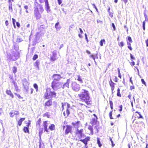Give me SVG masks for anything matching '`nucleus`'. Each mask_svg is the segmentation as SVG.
I'll return each mask as SVG.
<instances>
[{"label": "nucleus", "instance_id": "obj_1", "mask_svg": "<svg viewBox=\"0 0 148 148\" xmlns=\"http://www.w3.org/2000/svg\"><path fill=\"white\" fill-rule=\"evenodd\" d=\"M78 96L81 101L84 102L88 105H91V100L90 99L89 92L88 90L85 89H82Z\"/></svg>", "mask_w": 148, "mask_h": 148}, {"label": "nucleus", "instance_id": "obj_2", "mask_svg": "<svg viewBox=\"0 0 148 148\" xmlns=\"http://www.w3.org/2000/svg\"><path fill=\"white\" fill-rule=\"evenodd\" d=\"M34 17L36 20L39 19L41 18L40 13H42L44 10L42 5L35 2L34 3Z\"/></svg>", "mask_w": 148, "mask_h": 148}, {"label": "nucleus", "instance_id": "obj_3", "mask_svg": "<svg viewBox=\"0 0 148 148\" xmlns=\"http://www.w3.org/2000/svg\"><path fill=\"white\" fill-rule=\"evenodd\" d=\"M56 93L54 91H52L50 88L46 89V92L44 94V98L45 99H49L53 97H56Z\"/></svg>", "mask_w": 148, "mask_h": 148}, {"label": "nucleus", "instance_id": "obj_4", "mask_svg": "<svg viewBox=\"0 0 148 148\" xmlns=\"http://www.w3.org/2000/svg\"><path fill=\"white\" fill-rule=\"evenodd\" d=\"M62 86V84L59 82L53 81L51 84V87L54 90L60 89Z\"/></svg>", "mask_w": 148, "mask_h": 148}, {"label": "nucleus", "instance_id": "obj_5", "mask_svg": "<svg viewBox=\"0 0 148 148\" xmlns=\"http://www.w3.org/2000/svg\"><path fill=\"white\" fill-rule=\"evenodd\" d=\"M71 87L74 91L76 92L78 91L80 88L79 85L75 82H72L71 84Z\"/></svg>", "mask_w": 148, "mask_h": 148}, {"label": "nucleus", "instance_id": "obj_6", "mask_svg": "<svg viewBox=\"0 0 148 148\" xmlns=\"http://www.w3.org/2000/svg\"><path fill=\"white\" fill-rule=\"evenodd\" d=\"M19 57V53L17 52H13L12 55L9 58V59L12 61L16 60Z\"/></svg>", "mask_w": 148, "mask_h": 148}, {"label": "nucleus", "instance_id": "obj_7", "mask_svg": "<svg viewBox=\"0 0 148 148\" xmlns=\"http://www.w3.org/2000/svg\"><path fill=\"white\" fill-rule=\"evenodd\" d=\"M90 140V136H88L86 137L84 139H81L80 140H79L84 144L85 146L84 148H88V147L87 146L88 144V142Z\"/></svg>", "mask_w": 148, "mask_h": 148}, {"label": "nucleus", "instance_id": "obj_8", "mask_svg": "<svg viewBox=\"0 0 148 148\" xmlns=\"http://www.w3.org/2000/svg\"><path fill=\"white\" fill-rule=\"evenodd\" d=\"M133 117L135 118L143 119V117L141 114L140 112L137 111H135L134 113H133L132 117Z\"/></svg>", "mask_w": 148, "mask_h": 148}, {"label": "nucleus", "instance_id": "obj_9", "mask_svg": "<svg viewBox=\"0 0 148 148\" xmlns=\"http://www.w3.org/2000/svg\"><path fill=\"white\" fill-rule=\"evenodd\" d=\"M109 84L111 88L112 94L114 93L115 83L112 81L111 78L109 81Z\"/></svg>", "mask_w": 148, "mask_h": 148}, {"label": "nucleus", "instance_id": "obj_10", "mask_svg": "<svg viewBox=\"0 0 148 148\" xmlns=\"http://www.w3.org/2000/svg\"><path fill=\"white\" fill-rule=\"evenodd\" d=\"M67 108L66 111H64L63 112V114L64 116L67 117L69 116L70 114V111L69 108L70 107V105L68 103H66Z\"/></svg>", "mask_w": 148, "mask_h": 148}, {"label": "nucleus", "instance_id": "obj_11", "mask_svg": "<svg viewBox=\"0 0 148 148\" xmlns=\"http://www.w3.org/2000/svg\"><path fill=\"white\" fill-rule=\"evenodd\" d=\"M52 78L53 79V81L55 82H59L61 78V75L59 74H54L52 76Z\"/></svg>", "mask_w": 148, "mask_h": 148}, {"label": "nucleus", "instance_id": "obj_12", "mask_svg": "<svg viewBox=\"0 0 148 148\" xmlns=\"http://www.w3.org/2000/svg\"><path fill=\"white\" fill-rule=\"evenodd\" d=\"M53 105L52 101L51 99H49L46 101L44 104V108L46 109L47 107H49Z\"/></svg>", "mask_w": 148, "mask_h": 148}, {"label": "nucleus", "instance_id": "obj_13", "mask_svg": "<svg viewBox=\"0 0 148 148\" xmlns=\"http://www.w3.org/2000/svg\"><path fill=\"white\" fill-rule=\"evenodd\" d=\"M66 127L65 131V134L67 135L69 133L71 134L72 132V127L69 125H66Z\"/></svg>", "mask_w": 148, "mask_h": 148}, {"label": "nucleus", "instance_id": "obj_14", "mask_svg": "<svg viewBox=\"0 0 148 148\" xmlns=\"http://www.w3.org/2000/svg\"><path fill=\"white\" fill-rule=\"evenodd\" d=\"M93 115L95 117V118H92L91 121V123L92 125H95L97 124L98 118L95 114H93Z\"/></svg>", "mask_w": 148, "mask_h": 148}, {"label": "nucleus", "instance_id": "obj_15", "mask_svg": "<svg viewBox=\"0 0 148 148\" xmlns=\"http://www.w3.org/2000/svg\"><path fill=\"white\" fill-rule=\"evenodd\" d=\"M133 125L135 127H139L140 122L137 119H134L132 122Z\"/></svg>", "mask_w": 148, "mask_h": 148}, {"label": "nucleus", "instance_id": "obj_16", "mask_svg": "<svg viewBox=\"0 0 148 148\" xmlns=\"http://www.w3.org/2000/svg\"><path fill=\"white\" fill-rule=\"evenodd\" d=\"M83 129H81L80 130H76L75 134L76 135L79 134L80 135V137L79 138H81L82 136V133L83 132Z\"/></svg>", "mask_w": 148, "mask_h": 148}, {"label": "nucleus", "instance_id": "obj_17", "mask_svg": "<svg viewBox=\"0 0 148 148\" xmlns=\"http://www.w3.org/2000/svg\"><path fill=\"white\" fill-rule=\"evenodd\" d=\"M57 54L56 53H53L52 55L51 56L50 58V60L51 61H54L56 60L57 58H56V56Z\"/></svg>", "mask_w": 148, "mask_h": 148}, {"label": "nucleus", "instance_id": "obj_18", "mask_svg": "<svg viewBox=\"0 0 148 148\" xmlns=\"http://www.w3.org/2000/svg\"><path fill=\"white\" fill-rule=\"evenodd\" d=\"M10 117H13L15 115H16L18 114V112L17 111H12V112H10Z\"/></svg>", "mask_w": 148, "mask_h": 148}, {"label": "nucleus", "instance_id": "obj_19", "mask_svg": "<svg viewBox=\"0 0 148 148\" xmlns=\"http://www.w3.org/2000/svg\"><path fill=\"white\" fill-rule=\"evenodd\" d=\"M47 121H45L43 122V125L45 129V131L47 132H49L47 129Z\"/></svg>", "mask_w": 148, "mask_h": 148}, {"label": "nucleus", "instance_id": "obj_20", "mask_svg": "<svg viewBox=\"0 0 148 148\" xmlns=\"http://www.w3.org/2000/svg\"><path fill=\"white\" fill-rule=\"evenodd\" d=\"M6 92L8 95H9L12 98H14V96L10 90H6Z\"/></svg>", "mask_w": 148, "mask_h": 148}, {"label": "nucleus", "instance_id": "obj_21", "mask_svg": "<svg viewBox=\"0 0 148 148\" xmlns=\"http://www.w3.org/2000/svg\"><path fill=\"white\" fill-rule=\"evenodd\" d=\"M12 83L14 85L16 91H19L20 89L18 88L16 83L14 81H13Z\"/></svg>", "mask_w": 148, "mask_h": 148}, {"label": "nucleus", "instance_id": "obj_22", "mask_svg": "<svg viewBox=\"0 0 148 148\" xmlns=\"http://www.w3.org/2000/svg\"><path fill=\"white\" fill-rule=\"evenodd\" d=\"M25 118H20L17 122V124L19 126L21 125L22 122L25 120Z\"/></svg>", "mask_w": 148, "mask_h": 148}, {"label": "nucleus", "instance_id": "obj_23", "mask_svg": "<svg viewBox=\"0 0 148 148\" xmlns=\"http://www.w3.org/2000/svg\"><path fill=\"white\" fill-rule=\"evenodd\" d=\"M80 121H78L75 122H72V124L74 127H78L80 124Z\"/></svg>", "mask_w": 148, "mask_h": 148}, {"label": "nucleus", "instance_id": "obj_24", "mask_svg": "<svg viewBox=\"0 0 148 148\" xmlns=\"http://www.w3.org/2000/svg\"><path fill=\"white\" fill-rule=\"evenodd\" d=\"M45 6H46L47 10L48 11L50 8V7L49 6V4L48 0H45Z\"/></svg>", "mask_w": 148, "mask_h": 148}, {"label": "nucleus", "instance_id": "obj_25", "mask_svg": "<svg viewBox=\"0 0 148 148\" xmlns=\"http://www.w3.org/2000/svg\"><path fill=\"white\" fill-rule=\"evenodd\" d=\"M90 57L92 58L94 60V62H95V58L97 59L98 58L97 57V54H96L95 55H91L90 56Z\"/></svg>", "mask_w": 148, "mask_h": 148}, {"label": "nucleus", "instance_id": "obj_26", "mask_svg": "<svg viewBox=\"0 0 148 148\" xmlns=\"http://www.w3.org/2000/svg\"><path fill=\"white\" fill-rule=\"evenodd\" d=\"M49 129L51 131H53L55 130V126L54 124H51L49 126Z\"/></svg>", "mask_w": 148, "mask_h": 148}, {"label": "nucleus", "instance_id": "obj_27", "mask_svg": "<svg viewBox=\"0 0 148 148\" xmlns=\"http://www.w3.org/2000/svg\"><path fill=\"white\" fill-rule=\"evenodd\" d=\"M88 129L90 131V134L92 135L93 134V130L92 126L89 125L88 127Z\"/></svg>", "mask_w": 148, "mask_h": 148}, {"label": "nucleus", "instance_id": "obj_28", "mask_svg": "<svg viewBox=\"0 0 148 148\" xmlns=\"http://www.w3.org/2000/svg\"><path fill=\"white\" fill-rule=\"evenodd\" d=\"M68 80H68V81L63 85L62 87L63 88L66 87L67 88L69 87V83L68 81Z\"/></svg>", "mask_w": 148, "mask_h": 148}, {"label": "nucleus", "instance_id": "obj_29", "mask_svg": "<svg viewBox=\"0 0 148 148\" xmlns=\"http://www.w3.org/2000/svg\"><path fill=\"white\" fill-rule=\"evenodd\" d=\"M23 130L24 132L29 133V127H24L23 128Z\"/></svg>", "mask_w": 148, "mask_h": 148}, {"label": "nucleus", "instance_id": "obj_30", "mask_svg": "<svg viewBox=\"0 0 148 148\" xmlns=\"http://www.w3.org/2000/svg\"><path fill=\"white\" fill-rule=\"evenodd\" d=\"M39 61L38 60H37L34 63V66L37 68L38 69L39 68Z\"/></svg>", "mask_w": 148, "mask_h": 148}, {"label": "nucleus", "instance_id": "obj_31", "mask_svg": "<svg viewBox=\"0 0 148 148\" xmlns=\"http://www.w3.org/2000/svg\"><path fill=\"white\" fill-rule=\"evenodd\" d=\"M116 95L119 97H121V95L120 93V89L119 88H118L117 89Z\"/></svg>", "mask_w": 148, "mask_h": 148}, {"label": "nucleus", "instance_id": "obj_32", "mask_svg": "<svg viewBox=\"0 0 148 148\" xmlns=\"http://www.w3.org/2000/svg\"><path fill=\"white\" fill-rule=\"evenodd\" d=\"M97 143L99 147H101L102 146V144L101 143L100 139L99 138H97Z\"/></svg>", "mask_w": 148, "mask_h": 148}, {"label": "nucleus", "instance_id": "obj_33", "mask_svg": "<svg viewBox=\"0 0 148 148\" xmlns=\"http://www.w3.org/2000/svg\"><path fill=\"white\" fill-rule=\"evenodd\" d=\"M41 122V119L40 118L37 121L36 123V125L38 126H40Z\"/></svg>", "mask_w": 148, "mask_h": 148}, {"label": "nucleus", "instance_id": "obj_34", "mask_svg": "<svg viewBox=\"0 0 148 148\" xmlns=\"http://www.w3.org/2000/svg\"><path fill=\"white\" fill-rule=\"evenodd\" d=\"M77 80L80 83H82L83 82V80L79 75H78L77 76Z\"/></svg>", "mask_w": 148, "mask_h": 148}, {"label": "nucleus", "instance_id": "obj_35", "mask_svg": "<svg viewBox=\"0 0 148 148\" xmlns=\"http://www.w3.org/2000/svg\"><path fill=\"white\" fill-rule=\"evenodd\" d=\"M43 133V128H40L39 130V136L40 138H41V135Z\"/></svg>", "mask_w": 148, "mask_h": 148}, {"label": "nucleus", "instance_id": "obj_36", "mask_svg": "<svg viewBox=\"0 0 148 148\" xmlns=\"http://www.w3.org/2000/svg\"><path fill=\"white\" fill-rule=\"evenodd\" d=\"M105 39H101L100 41V45L101 46L103 45V43L105 44Z\"/></svg>", "mask_w": 148, "mask_h": 148}, {"label": "nucleus", "instance_id": "obj_37", "mask_svg": "<svg viewBox=\"0 0 148 148\" xmlns=\"http://www.w3.org/2000/svg\"><path fill=\"white\" fill-rule=\"evenodd\" d=\"M33 86L34 88L36 89V90L37 92L38 90V86L36 84H34L33 85Z\"/></svg>", "mask_w": 148, "mask_h": 148}, {"label": "nucleus", "instance_id": "obj_38", "mask_svg": "<svg viewBox=\"0 0 148 148\" xmlns=\"http://www.w3.org/2000/svg\"><path fill=\"white\" fill-rule=\"evenodd\" d=\"M43 116L44 117H47L49 118V117L50 115L49 114L48 112H46V113L44 114L43 115Z\"/></svg>", "mask_w": 148, "mask_h": 148}, {"label": "nucleus", "instance_id": "obj_39", "mask_svg": "<svg viewBox=\"0 0 148 148\" xmlns=\"http://www.w3.org/2000/svg\"><path fill=\"white\" fill-rule=\"evenodd\" d=\"M127 44L128 45V46H127L128 48L130 50L132 51V48L131 46V44L130 43L128 42H127Z\"/></svg>", "mask_w": 148, "mask_h": 148}, {"label": "nucleus", "instance_id": "obj_40", "mask_svg": "<svg viewBox=\"0 0 148 148\" xmlns=\"http://www.w3.org/2000/svg\"><path fill=\"white\" fill-rule=\"evenodd\" d=\"M112 111H110L109 113V115L110 117V119H114L112 117Z\"/></svg>", "mask_w": 148, "mask_h": 148}, {"label": "nucleus", "instance_id": "obj_41", "mask_svg": "<svg viewBox=\"0 0 148 148\" xmlns=\"http://www.w3.org/2000/svg\"><path fill=\"white\" fill-rule=\"evenodd\" d=\"M109 103L110 106V108L112 110L113 109V103L112 101H110Z\"/></svg>", "mask_w": 148, "mask_h": 148}, {"label": "nucleus", "instance_id": "obj_42", "mask_svg": "<svg viewBox=\"0 0 148 148\" xmlns=\"http://www.w3.org/2000/svg\"><path fill=\"white\" fill-rule=\"evenodd\" d=\"M17 68L16 66H14L13 68V72L15 74L17 72Z\"/></svg>", "mask_w": 148, "mask_h": 148}, {"label": "nucleus", "instance_id": "obj_43", "mask_svg": "<svg viewBox=\"0 0 148 148\" xmlns=\"http://www.w3.org/2000/svg\"><path fill=\"white\" fill-rule=\"evenodd\" d=\"M38 55L37 54H35L33 58H32V59L34 60H36L38 58Z\"/></svg>", "mask_w": 148, "mask_h": 148}, {"label": "nucleus", "instance_id": "obj_44", "mask_svg": "<svg viewBox=\"0 0 148 148\" xmlns=\"http://www.w3.org/2000/svg\"><path fill=\"white\" fill-rule=\"evenodd\" d=\"M123 106L122 105H121L119 106V111L120 112H121L122 111Z\"/></svg>", "mask_w": 148, "mask_h": 148}, {"label": "nucleus", "instance_id": "obj_45", "mask_svg": "<svg viewBox=\"0 0 148 148\" xmlns=\"http://www.w3.org/2000/svg\"><path fill=\"white\" fill-rule=\"evenodd\" d=\"M14 95L17 96L19 99H23V97H21L19 94H18L16 93H14Z\"/></svg>", "mask_w": 148, "mask_h": 148}, {"label": "nucleus", "instance_id": "obj_46", "mask_svg": "<svg viewBox=\"0 0 148 148\" xmlns=\"http://www.w3.org/2000/svg\"><path fill=\"white\" fill-rule=\"evenodd\" d=\"M124 45L123 42H121L119 43V46L121 47H122L124 46Z\"/></svg>", "mask_w": 148, "mask_h": 148}, {"label": "nucleus", "instance_id": "obj_47", "mask_svg": "<svg viewBox=\"0 0 148 148\" xmlns=\"http://www.w3.org/2000/svg\"><path fill=\"white\" fill-rule=\"evenodd\" d=\"M114 81L115 82H118V79L116 76H114Z\"/></svg>", "mask_w": 148, "mask_h": 148}, {"label": "nucleus", "instance_id": "obj_48", "mask_svg": "<svg viewBox=\"0 0 148 148\" xmlns=\"http://www.w3.org/2000/svg\"><path fill=\"white\" fill-rule=\"evenodd\" d=\"M141 80L142 83L143 84H144L145 86H146V84L144 79H141Z\"/></svg>", "mask_w": 148, "mask_h": 148}, {"label": "nucleus", "instance_id": "obj_49", "mask_svg": "<svg viewBox=\"0 0 148 148\" xmlns=\"http://www.w3.org/2000/svg\"><path fill=\"white\" fill-rule=\"evenodd\" d=\"M9 9L12 12V11L13 10L12 4L9 5Z\"/></svg>", "mask_w": 148, "mask_h": 148}, {"label": "nucleus", "instance_id": "obj_50", "mask_svg": "<svg viewBox=\"0 0 148 148\" xmlns=\"http://www.w3.org/2000/svg\"><path fill=\"white\" fill-rule=\"evenodd\" d=\"M128 40L130 42L132 43V39L130 37H128Z\"/></svg>", "mask_w": 148, "mask_h": 148}, {"label": "nucleus", "instance_id": "obj_51", "mask_svg": "<svg viewBox=\"0 0 148 148\" xmlns=\"http://www.w3.org/2000/svg\"><path fill=\"white\" fill-rule=\"evenodd\" d=\"M30 124H31V121L30 120H29L28 121V122L27 123L26 127H29V125H30Z\"/></svg>", "mask_w": 148, "mask_h": 148}, {"label": "nucleus", "instance_id": "obj_52", "mask_svg": "<svg viewBox=\"0 0 148 148\" xmlns=\"http://www.w3.org/2000/svg\"><path fill=\"white\" fill-rule=\"evenodd\" d=\"M130 55L132 61V60H134L135 59V58L133 56L131 53H130Z\"/></svg>", "mask_w": 148, "mask_h": 148}, {"label": "nucleus", "instance_id": "obj_53", "mask_svg": "<svg viewBox=\"0 0 148 148\" xmlns=\"http://www.w3.org/2000/svg\"><path fill=\"white\" fill-rule=\"evenodd\" d=\"M59 22H58L55 24V27L56 29L58 28V25H59Z\"/></svg>", "mask_w": 148, "mask_h": 148}, {"label": "nucleus", "instance_id": "obj_54", "mask_svg": "<svg viewBox=\"0 0 148 148\" xmlns=\"http://www.w3.org/2000/svg\"><path fill=\"white\" fill-rule=\"evenodd\" d=\"M62 110H63L64 109V106H65L66 104V103H64V104L63 103H62Z\"/></svg>", "mask_w": 148, "mask_h": 148}, {"label": "nucleus", "instance_id": "obj_55", "mask_svg": "<svg viewBox=\"0 0 148 148\" xmlns=\"http://www.w3.org/2000/svg\"><path fill=\"white\" fill-rule=\"evenodd\" d=\"M112 25L113 28L114 30H116V27L114 23H112Z\"/></svg>", "mask_w": 148, "mask_h": 148}, {"label": "nucleus", "instance_id": "obj_56", "mask_svg": "<svg viewBox=\"0 0 148 148\" xmlns=\"http://www.w3.org/2000/svg\"><path fill=\"white\" fill-rule=\"evenodd\" d=\"M132 61L130 62V64L132 66H134L135 65V62L134 61Z\"/></svg>", "mask_w": 148, "mask_h": 148}, {"label": "nucleus", "instance_id": "obj_57", "mask_svg": "<svg viewBox=\"0 0 148 148\" xmlns=\"http://www.w3.org/2000/svg\"><path fill=\"white\" fill-rule=\"evenodd\" d=\"M135 88V87H134V86H131L130 87V90H132L133 89H134Z\"/></svg>", "mask_w": 148, "mask_h": 148}, {"label": "nucleus", "instance_id": "obj_58", "mask_svg": "<svg viewBox=\"0 0 148 148\" xmlns=\"http://www.w3.org/2000/svg\"><path fill=\"white\" fill-rule=\"evenodd\" d=\"M85 36L86 40V41H87V42H88V39L87 38V35L86 34H85Z\"/></svg>", "mask_w": 148, "mask_h": 148}, {"label": "nucleus", "instance_id": "obj_59", "mask_svg": "<svg viewBox=\"0 0 148 148\" xmlns=\"http://www.w3.org/2000/svg\"><path fill=\"white\" fill-rule=\"evenodd\" d=\"M16 24L17 26L18 27H20V25L18 22H16Z\"/></svg>", "mask_w": 148, "mask_h": 148}, {"label": "nucleus", "instance_id": "obj_60", "mask_svg": "<svg viewBox=\"0 0 148 148\" xmlns=\"http://www.w3.org/2000/svg\"><path fill=\"white\" fill-rule=\"evenodd\" d=\"M58 3L59 5H60L62 3V0H58Z\"/></svg>", "mask_w": 148, "mask_h": 148}, {"label": "nucleus", "instance_id": "obj_61", "mask_svg": "<svg viewBox=\"0 0 148 148\" xmlns=\"http://www.w3.org/2000/svg\"><path fill=\"white\" fill-rule=\"evenodd\" d=\"M5 24L6 26H8L9 25L8 21H5Z\"/></svg>", "mask_w": 148, "mask_h": 148}, {"label": "nucleus", "instance_id": "obj_62", "mask_svg": "<svg viewBox=\"0 0 148 148\" xmlns=\"http://www.w3.org/2000/svg\"><path fill=\"white\" fill-rule=\"evenodd\" d=\"M12 21L13 24H15V22H16L15 20L14 19V18H12Z\"/></svg>", "mask_w": 148, "mask_h": 148}, {"label": "nucleus", "instance_id": "obj_63", "mask_svg": "<svg viewBox=\"0 0 148 148\" xmlns=\"http://www.w3.org/2000/svg\"><path fill=\"white\" fill-rule=\"evenodd\" d=\"M145 42L146 44V46L148 47V39H147L145 41Z\"/></svg>", "mask_w": 148, "mask_h": 148}, {"label": "nucleus", "instance_id": "obj_64", "mask_svg": "<svg viewBox=\"0 0 148 148\" xmlns=\"http://www.w3.org/2000/svg\"><path fill=\"white\" fill-rule=\"evenodd\" d=\"M30 94H32L34 90L32 88H31L30 89Z\"/></svg>", "mask_w": 148, "mask_h": 148}]
</instances>
